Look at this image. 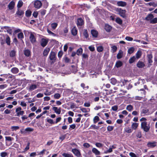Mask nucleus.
<instances>
[{
  "label": "nucleus",
  "mask_w": 157,
  "mask_h": 157,
  "mask_svg": "<svg viewBox=\"0 0 157 157\" xmlns=\"http://www.w3.org/2000/svg\"><path fill=\"white\" fill-rule=\"evenodd\" d=\"M148 147H153L156 146V142H149L147 144Z\"/></svg>",
  "instance_id": "2eb2a0df"
},
{
  "label": "nucleus",
  "mask_w": 157,
  "mask_h": 157,
  "mask_svg": "<svg viewBox=\"0 0 157 157\" xmlns=\"http://www.w3.org/2000/svg\"><path fill=\"white\" fill-rule=\"evenodd\" d=\"M91 33L93 36L95 37L97 36L98 35V32L97 31L95 30H92L91 31Z\"/></svg>",
  "instance_id": "b1692460"
},
{
  "label": "nucleus",
  "mask_w": 157,
  "mask_h": 157,
  "mask_svg": "<svg viewBox=\"0 0 157 157\" xmlns=\"http://www.w3.org/2000/svg\"><path fill=\"white\" fill-rule=\"evenodd\" d=\"M139 124L137 123H133L131 125L132 128L136 130L138 127Z\"/></svg>",
  "instance_id": "5701e85b"
},
{
  "label": "nucleus",
  "mask_w": 157,
  "mask_h": 157,
  "mask_svg": "<svg viewBox=\"0 0 157 157\" xmlns=\"http://www.w3.org/2000/svg\"><path fill=\"white\" fill-rule=\"evenodd\" d=\"M19 128V127L18 126H13L11 127L12 131H16Z\"/></svg>",
  "instance_id": "f704fd0d"
},
{
  "label": "nucleus",
  "mask_w": 157,
  "mask_h": 157,
  "mask_svg": "<svg viewBox=\"0 0 157 157\" xmlns=\"http://www.w3.org/2000/svg\"><path fill=\"white\" fill-rule=\"evenodd\" d=\"M150 23L152 24H155L157 23V17H155L151 20Z\"/></svg>",
  "instance_id": "de8ad7c7"
},
{
  "label": "nucleus",
  "mask_w": 157,
  "mask_h": 157,
  "mask_svg": "<svg viewBox=\"0 0 157 157\" xmlns=\"http://www.w3.org/2000/svg\"><path fill=\"white\" fill-rule=\"evenodd\" d=\"M80 109L83 113L88 112L90 111V109L89 108L86 109L85 108H82Z\"/></svg>",
  "instance_id": "e433bc0d"
},
{
  "label": "nucleus",
  "mask_w": 157,
  "mask_h": 157,
  "mask_svg": "<svg viewBox=\"0 0 157 157\" xmlns=\"http://www.w3.org/2000/svg\"><path fill=\"white\" fill-rule=\"evenodd\" d=\"M95 145L97 147H102L103 146V145L100 143H96L95 144Z\"/></svg>",
  "instance_id": "e2e57ef3"
},
{
  "label": "nucleus",
  "mask_w": 157,
  "mask_h": 157,
  "mask_svg": "<svg viewBox=\"0 0 157 157\" xmlns=\"http://www.w3.org/2000/svg\"><path fill=\"white\" fill-rule=\"evenodd\" d=\"M136 136L139 138H140L142 137V134L141 132L140 131H138L136 135Z\"/></svg>",
  "instance_id": "680f3d73"
},
{
  "label": "nucleus",
  "mask_w": 157,
  "mask_h": 157,
  "mask_svg": "<svg viewBox=\"0 0 157 157\" xmlns=\"http://www.w3.org/2000/svg\"><path fill=\"white\" fill-rule=\"evenodd\" d=\"M123 52L121 50H120L117 55V59H121L123 56Z\"/></svg>",
  "instance_id": "dca6fc26"
},
{
  "label": "nucleus",
  "mask_w": 157,
  "mask_h": 157,
  "mask_svg": "<svg viewBox=\"0 0 157 157\" xmlns=\"http://www.w3.org/2000/svg\"><path fill=\"white\" fill-rule=\"evenodd\" d=\"M115 10L116 11L119 13V15L123 17H125V13L126 10H123L121 8H117Z\"/></svg>",
  "instance_id": "7ed1b4c3"
},
{
  "label": "nucleus",
  "mask_w": 157,
  "mask_h": 157,
  "mask_svg": "<svg viewBox=\"0 0 157 157\" xmlns=\"http://www.w3.org/2000/svg\"><path fill=\"white\" fill-rule=\"evenodd\" d=\"M134 51V48L133 47L130 48L128 51V53L129 54H131Z\"/></svg>",
  "instance_id": "4c0bfd02"
},
{
  "label": "nucleus",
  "mask_w": 157,
  "mask_h": 157,
  "mask_svg": "<svg viewBox=\"0 0 157 157\" xmlns=\"http://www.w3.org/2000/svg\"><path fill=\"white\" fill-rule=\"evenodd\" d=\"M15 2L13 1H11L8 4V7L9 10H13L14 7Z\"/></svg>",
  "instance_id": "1a4fd4ad"
},
{
  "label": "nucleus",
  "mask_w": 157,
  "mask_h": 157,
  "mask_svg": "<svg viewBox=\"0 0 157 157\" xmlns=\"http://www.w3.org/2000/svg\"><path fill=\"white\" fill-rule=\"evenodd\" d=\"M78 31L75 27H73L71 29L72 34L74 36H75L77 35Z\"/></svg>",
  "instance_id": "6ab92c4d"
},
{
  "label": "nucleus",
  "mask_w": 157,
  "mask_h": 157,
  "mask_svg": "<svg viewBox=\"0 0 157 157\" xmlns=\"http://www.w3.org/2000/svg\"><path fill=\"white\" fill-rule=\"evenodd\" d=\"M148 4L150 6H152L154 7H155L157 6V3H155V2H150L148 3Z\"/></svg>",
  "instance_id": "5fc2aeb1"
},
{
  "label": "nucleus",
  "mask_w": 157,
  "mask_h": 157,
  "mask_svg": "<svg viewBox=\"0 0 157 157\" xmlns=\"http://www.w3.org/2000/svg\"><path fill=\"white\" fill-rule=\"evenodd\" d=\"M117 5L119 6L124 7L126 5L127 3L122 1H118L117 2Z\"/></svg>",
  "instance_id": "f8f14e48"
},
{
  "label": "nucleus",
  "mask_w": 157,
  "mask_h": 157,
  "mask_svg": "<svg viewBox=\"0 0 157 157\" xmlns=\"http://www.w3.org/2000/svg\"><path fill=\"white\" fill-rule=\"evenodd\" d=\"M37 87L36 85L34 84H32L29 85V86L26 87V89L28 90L29 91H31L36 89Z\"/></svg>",
  "instance_id": "423d86ee"
},
{
  "label": "nucleus",
  "mask_w": 157,
  "mask_h": 157,
  "mask_svg": "<svg viewBox=\"0 0 157 157\" xmlns=\"http://www.w3.org/2000/svg\"><path fill=\"white\" fill-rule=\"evenodd\" d=\"M105 29L107 32H109L112 29V27L108 24H106L105 26Z\"/></svg>",
  "instance_id": "412c9836"
},
{
  "label": "nucleus",
  "mask_w": 157,
  "mask_h": 157,
  "mask_svg": "<svg viewBox=\"0 0 157 157\" xmlns=\"http://www.w3.org/2000/svg\"><path fill=\"white\" fill-rule=\"evenodd\" d=\"M141 52L140 51H138L136 54V57L137 59L139 58L141 56Z\"/></svg>",
  "instance_id": "58836bf2"
},
{
  "label": "nucleus",
  "mask_w": 157,
  "mask_h": 157,
  "mask_svg": "<svg viewBox=\"0 0 157 157\" xmlns=\"http://www.w3.org/2000/svg\"><path fill=\"white\" fill-rule=\"evenodd\" d=\"M47 122H48V123H49L51 124H52L54 123L53 120L49 118H48L47 119Z\"/></svg>",
  "instance_id": "69168bd1"
},
{
  "label": "nucleus",
  "mask_w": 157,
  "mask_h": 157,
  "mask_svg": "<svg viewBox=\"0 0 157 157\" xmlns=\"http://www.w3.org/2000/svg\"><path fill=\"white\" fill-rule=\"evenodd\" d=\"M83 35L86 38H87L88 37V35L87 30H85L83 32Z\"/></svg>",
  "instance_id": "0e129e2a"
},
{
  "label": "nucleus",
  "mask_w": 157,
  "mask_h": 157,
  "mask_svg": "<svg viewBox=\"0 0 157 157\" xmlns=\"http://www.w3.org/2000/svg\"><path fill=\"white\" fill-rule=\"evenodd\" d=\"M30 40L32 43H35L36 41V39L33 33H31L29 37Z\"/></svg>",
  "instance_id": "9b49d317"
},
{
  "label": "nucleus",
  "mask_w": 157,
  "mask_h": 157,
  "mask_svg": "<svg viewBox=\"0 0 157 157\" xmlns=\"http://www.w3.org/2000/svg\"><path fill=\"white\" fill-rule=\"evenodd\" d=\"M114 127L111 126H108L107 128V130L108 131L110 132L112 131Z\"/></svg>",
  "instance_id": "13d9d810"
},
{
  "label": "nucleus",
  "mask_w": 157,
  "mask_h": 157,
  "mask_svg": "<svg viewBox=\"0 0 157 157\" xmlns=\"http://www.w3.org/2000/svg\"><path fill=\"white\" fill-rule=\"evenodd\" d=\"M147 119L144 117L141 118L140 120V121L141 122V128L146 132H148L150 128V125L147 124Z\"/></svg>",
  "instance_id": "f257e3e1"
},
{
  "label": "nucleus",
  "mask_w": 157,
  "mask_h": 157,
  "mask_svg": "<svg viewBox=\"0 0 157 157\" xmlns=\"http://www.w3.org/2000/svg\"><path fill=\"white\" fill-rule=\"evenodd\" d=\"M99 120V118L98 116H95L94 118V123H96Z\"/></svg>",
  "instance_id": "603ef678"
},
{
  "label": "nucleus",
  "mask_w": 157,
  "mask_h": 157,
  "mask_svg": "<svg viewBox=\"0 0 157 157\" xmlns=\"http://www.w3.org/2000/svg\"><path fill=\"white\" fill-rule=\"evenodd\" d=\"M154 17L153 15L151 14H148L146 17L145 19L147 21L151 20Z\"/></svg>",
  "instance_id": "cd10ccee"
},
{
  "label": "nucleus",
  "mask_w": 157,
  "mask_h": 157,
  "mask_svg": "<svg viewBox=\"0 0 157 157\" xmlns=\"http://www.w3.org/2000/svg\"><path fill=\"white\" fill-rule=\"evenodd\" d=\"M4 28L7 30V32L8 33L11 34L12 33V31L11 29L10 28V27L7 26H5L4 27Z\"/></svg>",
  "instance_id": "72a5a7b5"
},
{
  "label": "nucleus",
  "mask_w": 157,
  "mask_h": 157,
  "mask_svg": "<svg viewBox=\"0 0 157 157\" xmlns=\"http://www.w3.org/2000/svg\"><path fill=\"white\" fill-rule=\"evenodd\" d=\"M58 25L56 23H53L51 24V26L53 29H55L57 27Z\"/></svg>",
  "instance_id": "a18cd8bd"
},
{
  "label": "nucleus",
  "mask_w": 157,
  "mask_h": 157,
  "mask_svg": "<svg viewBox=\"0 0 157 157\" xmlns=\"http://www.w3.org/2000/svg\"><path fill=\"white\" fill-rule=\"evenodd\" d=\"M126 109L129 111H131L133 109V107L131 105H128L127 106Z\"/></svg>",
  "instance_id": "7c9ffc66"
},
{
  "label": "nucleus",
  "mask_w": 157,
  "mask_h": 157,
  "mask_svg": "<svg viewBox=\"0 0 157 157\" xmlns=\"http://www.w3.org/2000/svg\"><path fill=\"white\" fill-rule=\"evenodd\" d=\"M103 49V47L102 46H99L97 48V50L99 52H101Z\"/></svg>",
  "instance_id": "8fccbe9b"
},
{
  "label": "nucleus",
  "mask_w": 157,
  "mask_h": 157,
  "mask_svg": "<svg viewBox=\"0 0 157 157\" xmlns=\"http://www.w3.org/2000/svg\"><path fill=\"white\" fill-rule=\"evenodd\" d=\"M6 43L8 45H10V37L8 36H7L6 38Z\"/></svg>",
  "instance_id": "c9c22d12"
},
{
  "label": "nucleus",
  "mask_w": 157,
  "mask_h": 157,
  "mask_svg": "<svg viewBox=\"0 0 157 157\" xmlns=\"http://www.w3.org/2000/svg\"><path fill=\"white\" fill-rule=\"evenodd\" d=\"M72 151L77 157H80L81 155L80 152L76 149H73L72 150Z\"/></svg>",
  "instance_id": "9d476101"
},
{
  "label": "nucleus",
  "mask_w": 157,
  "mask_h": 157,
  "mask_svg": "<svg viewBox=\"0 0 157 157\" xmlns=\"http://www.w3.org/2000/svg\"><path fill=\"white\" fill-rule=\"evenodd\" d=\"M15 112L16 113V116L18 117H19L20 115H23L24 113V111L21 110V107L16 108Z\"/></svg>",
  "instance_id": "20e7f679"
},
{
  "label": "nucleus",
  "mask_w": 157,
  "mask_h": 157,
  "mask_svg": "<svg viewBox=\"0 0 157 157\" xmlns=\"http://www.w3.org/2000/svg\"><path fill=\"white\" fill-rule=\"evenodd\" d=\"M111 48L112 50L113 53L115 52L117 50V48L115 46H113Z\"/></svg>",
  "instance_id": "bf43d9fd"
},
{
  "label": "nucleus",
  "mask_w": 157,
  "mask_h": 157,
  "mask_svg": "<svg viewBox=\"0 0 157 157\" xmlns=\"http://www.w3.org/2000/svg\"><path fill=\"white\" fill-rule=\"evenodd\" d=\"M84 24V21L81 18H79L78 19L77 24L78 26H81Z\"/></svg>",
  "instance_id": "ddd939ff"
},
{
  "label": "nucleus",
  "mask_w": 157,
  "mask_h": 157,
  "mask_svg": "<svg viewBox=\"0 0 157 157\" xmlns=\"http://www.w3.org/2000/svg\"><path fill=\"white\" fill-rule=\"evenodd\" d=\"M48 42V40L47 39L44 38H42L40 41L41 45L42 47H44L46 46Z\"/></svg>",
  "instance_id": "0eeeda50"
},
{
  "label": "nucleus",
  "mask_w": 157,
  "mask_h": 157,
  "mask_svg": "<svg viewBox=\"0 0 157 157\" xmlns=\"http://www.w3.org/2000/svg\"><path fill=\"white\" fill-rule=\"evenodd\" d=\"M153 112H149L148 109H143L141 112V116H144L145 115H148L152 114Z\"/></svg>",
  "instance_id": "f03ea898"
},
{
  "label": "nucleus",
  "mask_w": 157,
  "mask_h": 157,
  "mask_svg": "<svg viewBox=\"0 0 157 157\" xmlns=\"http://www.w3.org/2000/svg\"><path fill=\"white\" fill-rule=\"evenodd\" d=\"M56 89V88H54L53 89V90H54L53 91H51L50 92H48V91L47 90L46 92H44V94L45 95H49L53 93Z\"/></svg>",
  "instance_id": "c756f323"
},
{
  "label": "nucleus",
  "mask_w": 157,
  "mask_h": 157,
  "mask_svg": "<svg viewBox=\"0 0 157 157\" xmlns=\"http://www.w3.org/2000/svg\"><path fill=\"white\" fill-rule=\"evenodd\" d=\"M136 58L135 56L131 57L129 60V62L130 63H132L136 60Z\"/></svg>",
  "instance_id": "473e14b6"
},
{
  "label": "nucleus",
  "mask_w": 157,
  "mask_h": 157,
  "mask_svg": "<svg viewBox=\"0 0 157 157\" xmlns=\"http://www.w3.org/2000/svg\"><path fill=\"white\" fill-rule=\"evenodd\" d=\"M125 132L128 133H130L132 132V130L129 127H126L125 128Z\"/></svg>",
  "instance_id": "c03bdc74"
},
{
  "label": "nucleus",
  "mask_w": 157,
  "mask_h": 157,
  "mask_svg": "<svg viewBox=\"0 0 157 157\" xmlns=\"http://www.w3.org/2000/svg\"><path fill=\"white\" fill-rule=\"evenodd\" d=\"M116 21L119 24H121L122 23V20L119 18H117L116 20Z\"/></svg>",
  "instance_id": "49530a36"
},
{
  "label": "nucleus",
  "mask_w": 157,
  "mask_h": 157,
  "mask_svg": "<svg viewBox=\"0 0 157 157\" xmlns=\"http://www.w3.org/2000/svg\"><path fill=\"white\" fill-rule=\"evenodd\" d=\"M147 57L148 58V62L149 63H151L152 62V54H148L147 55Z\"/></svg>",
  "instance_id": "bb28decb"
},
{
  "label": "nucleus",
  "mask_w": 157,
  "mask_h": 157,
  "mask_svg": "<svg viewBox=\"0 0 157 157\" xmlns=\"http://www.w3.org/2000/svg\"><path fill=\"white\" fill-rule=\"evenodd\" d=\"M11 72L14 74L17 73L19 71L18 69L16 67H13L11 69Z\"/></svg>",
  "instance_id": "a878e982"
},
{
  "label": "nucleus",
  "mask_w": 157,
  "mask_h": 157,
  "mask_svg": "<svg viewBox=\"0 0 157 157\" xmlns=\"http://www.w3.org/2000/svg\"><path fill=\"white\" fill-rule=\"evenodd\" d=\"M52 109L55 111V112L58 114H59L60 113L61 111V108H58L57 107H54L52 108Z\"/></svg>",
  "instance_id": "4468645a"
},
{
  "label": "nucleus",
  "mask_w": 157,
  "mask_h": 157,
  "mask_svg": "<svg viewBox=\"0 0 157 157\" xmlns=\"http://www.w3.org/2000/svg\"><path fill=\"white\" fill-rule=\"evenodd\" d=\"M0 156L1 157H6L7 156L8 153L5 152H2L0 153Z\"/></svg>",
  "instance_id": "79ce46f5"
},
{
  "label": "nucleus",
  "mask_w": 157,
  "mask_h": 157,
  "mask_svg": "<svg viewBox=\"0 0 157 157\" xmlns=\"http://www.w3.org/2000/svg\"><path fill=\"white\" fill-rule=\"evenodd\" d=\"M23 2L21 1H19L17 5V8H20L23 5Z\"/></svg>",
  "instance_id": "864d4df0"
},
{
  "label": "nucleus",
  "mask_w": 157,
  "mask_h": 157,
  "mask_svg": "<svg viewBox=\"0 0 157 157\" xmlns=\"http://www.w3.org/2000/svg\"><path fill=\"white\" fill-rule=\"evenodd\" d=\"M31 14V12L30 10H27L25 13V15L27 17H29Z\"/></svg>",
  "instance_id": "6e6d98bb"
},
{
  "label": "nucleus",
  "mask_w": 157,
  "mask_h": 157,
  "mask_svg": "<svg viewBox=\"0 0 157 157\" xmlns=\"http://www.w3.org/2000/svg\"><path fill=\"white\" fill-rule=\"evenodd\" d=\"M18 38L22 39L24 38V35L22 33H20L18 34L17 35Z\"/></svg>",
  "instance_id": "a19ab883"
},
{
  "label": "nucleus",
  "mask_w": 157,
  "mask_h": 157,
  "mask_svg": "<svg viewBox=\"0 0 157 157\" xmlns=\"http://www.w3.org/2000/svg\"><path fill=\"white\" fill-rule=\"evenodd\" d=\"M111 83L113 85H115L117 83V80L115 78H112L111 79Z\"/></svg>",
  "instance_id": "37998d69"
},
{
  "label": "nucleus",
  "mask_w": 157,
  "mask_h": 157,
  "mask_svg": "<svg viewBox=\"0 0 157 157\" xmlns=\"http://www.w3.org/2000/svg\"><path fill=\"white\" fill-rule=\"evenodd\" d=\"M24 13V12L22 10H20L18 9L15 15L19 16L23 15Z\"/></svg>",
  "instance_id": "f3484780"
},
{
  "label": "nucleus",
  "mask_w": 157,
  "mask_h": 157,
  "mask_svg": "<svg viewBox=\"0 0 157 157\" xmlns=\"http://www.w3.org/2000/svg\"><path fill=\"white\" fill-rule=\"evenodd\" d=\"M42 5L41 2L39 0H35L34 2V7L36 8H40L41 7Z\"/></svg>",
  "instance_id": "39448f33"
},
{
  "label": "nucleus",
  "mask_w": 157,
  "mask_h": 157,
  "mask_svg": "<svg viewBox=\"0 0 157 157\" xmlns=\"http://www.w3.org/2000/svg\"><path fill=\"white\" fill-rule=\"evenodd\" d=\"M26 100H28V102L29 103H31L35 101L34 98H33L32 99H31V98H26Z\"/></svg>",
  "instance_id": "052dcab7"
},
{
  "label": "nucleus",
  "mask_w": 157,
  "mask_h": 157,
  "mask_svg": "<svg viewBox=\"0 0 157 157\" xmlns=\"http://www.w3.org/2000/svg\"><path fill=\"white\" fill-rule=\"evenodd\" d=\"M30 51L28 49H26L24 51V55L27 57L30 56Z\"/></svg>",
  "instance_id": "c85d7f7f"
},
{
  "label": "nucleus",
  "mask_w": 157,
  "mask_h": 157,
  "mask_svg": "<svg viewBox=\"0 0 157 157\" xmlns=\"http://www.w3.org/2000/svg\"><path fill=\"white\" fill-rule=\"evenodd\" d=\"M50 51V49L49 48H46L43 52V55L44 56H46L48 55Z\"/></svg>",
  "instance_id": "aec40b11"
},
{
  "label": "nucleus",
  "mask_w": 157,
  "mask_h": 157,
  "mask_svg": "<svg viewBox=\"0 0 157 157\" xmlns=\"http://www.w3.org/2000/svg\"><path fill=\"white\" fill-rule=\"evenodd\" d=\"M50 59L51 60L55 61L56 59V54L54 52H51L49 55Z\"/></svg>",
  "instance_id": "6e6552de"
},
{
  "label": "nucleus",
  "mask_w": 157,
  "mask_h": 157,
  "mask_svg": "<svg viewBox=\"0 0 157 157\" xmlns=\"http://www.w3.org/2000/svg\"><path fill=\"white\" fill-rule=\"evenodd\" d=\"M60 96V95L59 93H56L54 96V98L56 99H59Z\"/></svg>",
  "instance_id": "09e8293b"
},
{
  "label": "nucleus",
  "mask_w": 157,
  "mask_h": 157,
  "mask_svg": "<svg viewBox=\"0 0 157 157\" xmlns=\"http://www.w3.org/2000/svg\"><path fill=\"white\" fill-rule=\"evenodd\" d=\"M16 51L14 50H12L10 53V56L11 57H13L15 56L16 54Z\"/></svg>",
  "instance_id": "3c124183"
},
{
  "label": "nucleus",
  "mask_w": 157,
  "mask_h": 157,
  "mask_svg": "<svg viewBox=\"0 0 157 157\" xmlns=\"http://www.w3.org/2000/svg\"><path fill=\"white\" fill-rule=\"evenodd\" d=\"M62 155L64 157H74L71 154L64 153Z\"/></svg>",
  "instance_id": "2f4dec72"
},
{
  "label": "nucleus",
  "mask_w": 157,
  "mask_h": 157,
  "mask_svg": "<svg viewBox=\"0 0 157 157\" xmlns=\"http://www.w3.org/2000/svg\"><path fill=\"white\" fill-rule=\"evenodd\" d=\"M33 128L30 127H28L25 129V131L26 132H31L33 131Z\"/></svg>",
  "instance_id": "4d7b16f0"
},
{
  "label": "nucleus",
  "mask_w": 157,
  "mask_h": 157,
  "mask_svg": "<svg viewBox=\"0 0 157 157\" xmlns=\"http://www.w3.org/2000/svg\"><path fill=\"white\" fill-rule=\"evenodd\" d=\"M118 109V107L117 105H114L112 107V109L113 111H116Z\"/></svg>",
  "instance_id": "338daca9"
},
{
  "label": "nucleus",
  "mask_w": 157,
  "mask_h": 157,
  "mask_svg": "<svg viewBox=\"0 0 157 157\" xmlns=\"http://www.w3.org/2000/svg\"><path fill=\"white\" fill-rule=\"evenodd\" d=\"M92 151L96 155H99L100 154V152L95 148H92Z\"/></svg>",
  "instance_id": "4be33fe9"
},
{
  "label": "nucleus",
  "mask_w": 157,
  "mask_h": 157,
  "mask_svg": "<svg viewBox=\"0 0 157 157\" xmlns=\"http://www.w3.org/2000/svg\"><path fill=\"white\" fill-rule=\"evenodd\" d=\"M123 65L122 62L120 61H118L116 62L115 66L117 68L121 67Z\"/></svg>",
  "instance_id": "393cba45"
},
{
  "label": "nucleus",
  "mask_w": 157,
  "mask_h": 157,
  "mask_svg": "<svg viewBox=\"0 0 157 157\" xmlns=\"http://www.w3.org/2000/svg\"><path fill=\"white\" fill-rule=\"evenodd\" d=\"M82 48H80L77 50L76 54L78 55L79 56L82 54Z\"/></svg>",
  "instance_id": "ea45409f"
},
{
  "label": "nucleus",
  "mask_w": 157,
  "mask_h": 157,
  "mask_svg": "<svg viewBox=\"0 0 157 157\" xmlns=\"http://www.w3.org/2000/svg\"><path fill=\"white\" fill-rule=\"evenodd\" d=\"M145 66V64L144 63L140 61H139L137 64V66L139 68H143Z\"/></svg>",
  "instance_id": "a211bd4d"
},
{
  "label": "nucleus",
  "mask_w": 157,
  "mask_h": 157,
  "mask_svg": "<svg viewBox=\"0 0 157 157\" xmlns=\"http://www.w3.org/2000/svg\"><path fill=\"white\" fill-rule=\"evenodd\" d=\"M125 39L126 40L129 41H132L133 39L132 38L129 36H127L125 37Z\"/></svg>",
  "instance_id": "774afa93"
}]
</instances>
